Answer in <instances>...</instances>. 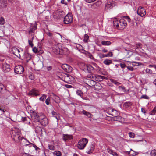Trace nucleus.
I'll return each instance as SVG.
<instances>
[{
    "instance_id": "c9c22d12",
    "label": "nucleus",
    "mask_w": 156,
    "mask_h": 156,
    "mask_svg": "<svg viewBox=\"0 0 156 156\" xmlns=\"http://www.w3.org/2000/svg\"><path fill=\"white\" fill-rule=\"evenodd\" d=\"M95 78L96 76H93L92 75H89L87 76V79L88 80L89 79L92 80H95Z\"/></svg>"
},
{
    "instance_id": "5701e85b",
    "label": "nucleus",
    "mask_w": 156,
    "mask_h": 156,
    "mask_svg": "<svg viewBox=\"0 0 156 156\" xmlns=\"http://www.w3.org/2000/svg\"><path fill=\"white\" fill-rule=\"evenodd\" d=\"M107 78L103 76L98 75L96 76L95 80L98 81H101L104 79H107Z\"/></svg>"
},
{
    "instance_id": "de8ad7c7",
    "label": "nucleus",
    "mask_w": 156,
    "mask_h": 156,
    "mask_svg": "<svg viewBox=\"0 0 156 156\" xmlns=\"http://www.w3.org/2000/svg\"><path fill=\"white\" fill-rule=\"evenodd\" d=\"M46 98V95L44 94L39 98V100L41 101H44V100Z\"/></svg>"
},
{
    "instance_id": "a18cd8bd",
    "label": "nucleus",
    "mask_w": 156,
    "mask_h": 156,
    "mask_svg": "<svg viewBox=\"0 0 156 156\" xmlns=\"http://www.w3.org/2000/svg\"><path fill=\"white\" fill-rule=\"evenodd\" d=\"M106 7L108 8L111 9L113 7L112 4V3L109 2L106 5Z\"/></svg>"
},
{
    "instance_id": "e2e57ef3",
    "label": "nucleus",
    "mask_w": 156,
    "mask_h": 156,
    "mask_svg": "<svg viewBox=\"0 0 156 156\" xmlns=\"http://www.w3.org/2000/svg\"><path fill=\"white\" fill-rule=\"evenodd\" d=\"M120 65L121 68L122 69H124L126 67V65L124 63H120Z\"/></svg>"
},
{
    "instance_id": "2eb2a0df",
    "label": "nucleus",
    "mask_w": 156,
    "mask_h": 156,
    "mask_svg": "<svg viewBox=\"0 0 156 156\" xmlns=\"http://www.w3.org/2000/svg\"><path fill=\"white\" fill-rule=\"evenodd\" d=\"M73 136L71 135H68L67 134H63V139L65 141L73 139Z\"/></svg>"
},
{
    "instance_id": "4c0bfd02",
    "label": "nucleus",
    "mask_w": 156,
    "mask_h": 156,
    "mask_svg": "<svg viewBox=\"0 0 156 156\" xmlns=\"http://www.w3.org/2000/svg\"><path fill=\"white\" fill-rule=\"evenodd\" d=\"M85 54H86L87 56H88L89 58H90L91 59H93L94 58L92 55L89 52L87 51Z\"/></svg>"
},
{
    "instance_id": "0eeeda50",
    "label": "nucleus",
    "mask_w": 156,
    "mask_h": 156,
    "mask_svg": "<svg viewBox=\"0 0 156 156\" xmlns=\"http://www.w3.org/2000/svg\"><path fill=\"white\" fill-rule=\"evenodd\" d=\"M40 118H34L35 119V121L36 122H39L41 124L44 126L48 124V119L47 118H43L41 121L40 119H39Z\"/></svg>"
},
{
    "instance_id": "052dcab7",
    "label": "nucleus",
    "mask_w": 156,
    "mask_h": 156,
    "mask_svg": "<svg viewBox=\"0 0 156 156\" xmlns=\"http://www.w3.org/2000/svg\"><path fill=\"white\" fill-rule=\"evenodd\" d=\"M129 136L131 138H133L135 136V134L133 133L130 132L129 133Z\"/></svg>"
},
{
    "instance_id": "ddd939ff",
    "label": "nucleus",
    "mask_w": 156,
    "mask_h": 156,
    "mask_svg": "<svg viewBox=\"0 0 156 156\" xmlns=\"http://www.w3.org/2000/svg\"><path fill=\"white\" fill-rule=\"evenodd\" d=\"M95 146L94 144H91L87 147V152L88 154L92 153L94 151Z\"/></svg>"
},
{
    "instance_id": "e433bc0d",
    "label": "nucleus",
    "mask_w": 156,
    "mask_h": 156,
    "mask_svg": "<svg viewBox=\"0 0 156 156\" xmlns=\"http://www.w3.org/2000/svg\"><path fill=\"white\" fill-rule=\"evenodd\" d=\"M76 93L77 95L80 96L81 97L83 96V92L80 90H77V91H76Z\"/></svg>"
},
{
    "instance_id": "09e8293b",
    "label": "nucleus",
    "mask_w": 156,
    "mask_h": 156,
    "mask_svg": "<svg viewBox=\"0 0 156 156\" xmlns=\"http://www.w3.org/2000/svg\"><path fill=\"white\" fill-rule=\"evenodd\" d=\"M156 112V107L154 108L150 112V115H154Z\"/></svg>"
},
{
    "instance_id": "c85d7f7f",
    "label": "nucleus",
    "mask_w": 156,
    "mask_h": 156,
    "mask_svg": "<svg viewBox=\"0 0 156 156\" xmlns=\"http://www.w3.org/2000/svg\"><path fill=\"white\" fill-rule=\"evenodd\" d=\"M101 44L103 45L109 46L111 44V42L110 41H102Z\"/></svg>"
},
{
    "instance_id": "bf43d9fd",
    "label": "nucleus",
    "mask_w": 156,
    "mask_h": 156,
    "mask_svg": "<svg viewBox=\"0 0 156 156\" xmlns=\"http://www.w3.org/2000/svg\"><path fill=\"white\" fill-rule=\"evenodd\" d=\"M51 113L53 117H56L57 115V113L54 111H52Z\"/></svg>"
},
{
    "instance_id": "b1692460",
    "label": "nucleus",
    "mask_w": 156,
    "mask_h": 156,
    "mask_svg": "<svg viewBox=\"0 0 156 156\" xmlns=\"http://www.w3.org/2000/svg\"><path fill=\"white\" fill-rule=\"evenodd\" d=\"M7 5L6 1L2 0L0 1V8H5L7 7Z\"/></svg>"
},
{
    "instance_id": "603ef678",
    "label": "nucleus",
    "mask_w": 156,
    "mask_h": 156,
    "mask_svg": "<svg viewBox=\"0 0 156 156\" xmlns=\"http://www.w3.org/2000/svg\"><path fill=\"white\" fill-rule=\"evenodd\" d=\"M118 87L119 89L122 91L125 92L126 91L125 88L123 86H119Z\"/></svg>"
},
{
    "instance_id": "4d7b16f0",
    "label": "nucleus",
    "mask_w": 156,
    "mask_h": 156,
    "mask_svg": "<svg viewBox=\"0 0 156 156\" xmlns=\"http://www.w3.org/2000/svg\"><path fill=\"white\" fill-rule=\"evenodd\" d=\"M29 78L31 80H33L34 78V76L33 75L32 73H30L29 76Z\"/></svg>"
},
{
    "instance_id": "79ce46f5",
    "label": "nucleus",
    "mask_w": 156,
    "mask_h": 156,
    "mask_svg": "<svg viewBox=\"0 0 156 156\" xmlns=\"http://www.w3.org/2000/svg\"><path fill=\"white\" fill-rule=\"evenodd\" d=\"M89 39V36L87 34H85L84 36L83 41L85 42H87V41Z\"/></svg>"
},
{
    "instance_id": "f3484780",
    "label": "nucleus",
    "mask_w": 156,
    "mask_h": 156,
    "mask_svg": "<svg viewBox=\"0 0 156 156\" xmlns=\"http://www.w3.org/2000/svg\"><path fill=\"white\" fill-rule=\"evenodd\" d=\"M23 58L24 59H25L27 62H28L31 58V55L29 53L25 52L23 55Z\"/></svg>"
},
{
    "instance_id": "338daca9",
    "label": "nucleus",
    "mask_w": 156,
    "mask_h": 156,
    "mask_svg": "<svg viewBox=\"0 0 156 156\" xmlns=\"http://www.w3.org/2000/svg\"><path fill=\"white\" fill-rule=\"evenodd\" d=\"M65 86L67 88H72L73 87L72 86L68 84H65Z\"/></svg>"
},
{
    "instance_id": "393cba45",
    "label": "nucleus",
    "mask_w": 156,
    "mask_h": 156,
    "mask_svg": "<svg viewBox=\"0 0 156 156\" xmlns=\"http://www.w3.org/2000/svg\"><path fill=\"white\" fill-rule=\"evenodd\" d=\"M46 33L51 40H53L55 37V34L50 32L49 30H48L47 32H46Z\"/></svg>"
},
{
    "instance_id": "cd10ccee",
    "label": "nucleus",
    "mask_w": 156,
    "mask_h": 156,
    "mask_svg": "<svg viewBox=\"0 0 156 156\" xmlns=\"http://www.w3.org/2000/svg\"><path fill=\"white\" fill-rule=\"evenodd\" d=\"M107 151L109 153L111 154L113 156H118V155L116 152H114L110 148L107 149Z\"/></svg>"
},
{
    "instance_id": "37998d69",
    "label": "nucleus",
    "mask_w": 156,
    "mask_h": 156,
    "mask_svg": "<svg viewBox=\"0 0 156 156\" xmlns=\"http://www.w3.org/2000/svg\"><path fill=\"white\" fill-rule=\"evenodd\" d=\"M123 19L127 20L129 23H130L131 21V20L129 17L128 16H123Z\"/></svg>"
},
{
    "instance_id": "13d9d810",
    "label": "nucleus",
    "mask_w": 156,
    "mask_h": 156,
    "mask_svg": "<svg viewBox=\"0 0 156 156\" xmlns=\"http://www.w3.org/2000/svg\"><path fill=\"white\" fill-rule=\"evenodd\" d=\"M145 71L147 73L152 74L153 73V72L152 70L149 69H146L145 70Z\"/></svg>"
},
{
    "instance_id": "680f3d73",
    "label": "nucleus",
    "mask_w": 156,
    "mask_h": 156,
    "mask_svg": "<svg viewBox=\"0 0 156 156\" xmlns=\"http://www.w3.org/2000/svg\"><path fill=\"white\" fill-rule=\"evenodd\" d=\"M28 43L29 45L31 46V47H33V44L32 43V41L31 40H28Z\"/></svg>"
},
{
    "instance_id": "49530a36",
    "label": "nucleus",
    "mask_w": 156,
    "mask_h": 156,
    "mask_svg": "<svg viewBox=\"0 0 156 156\" xmlns=\"http://www.w3.org/2000/svg\"><path fill=\"white\" fill-rule=\"evenodd\" d=\"M105 57H112L113 56L112 52L109 51L107 54L105 55Z\"/></svg>"
},
{
    "instance_id": "1a4fd4ad",
    "label": "nucleus",
    "mask_w": 156,
    "mask_h": 156,
    "mask_svg": "<svg viewBox=\"0 0 156 156\" xmlns=\"http://www.w3.org/2000/svg\"><path fill=\"white\" fill-rule=\"evenodd\" d=\"M137 13L141 17L144 16L146 14V12L144 9L143 7H139L137 10Z\"/></svg>"
},
{
    "instance_id": "7c9ffc66",
    "label": "nucleus",
    "mask_w": 156,
    "mask_h": 156,
    "mask_svg": "<svg viewBox=\"0 0 156 156\" xmlns=\"http://www.w3.org/2000/svg\"><path fill=\"white\" fill-rule=\"evenodd\" d=\"M112 63V62L111 60L106 59L105 60L103 61V63L107 65H108Z\"/></svg>"
},
{
    "instance_id": "4468645a",
    "label": "nucleus",
    "mask_w": 156,
    "mask_h": 156,
    "mask_svg": "<svg viewBox=\"0 0 156 156\" xmlns=\"http://www.w3.org/2000/svg\"><path fill=\"white\" fill-rule=\"evenodd\" d=\"M9 118L12 121L16 122H20V120H22L23 121H25L27 120V118H22L20 120L17 119L16 118Z\"/></svg>"
},
{
    "instance_id": "8fccbe9b",
    "label": "nucleus",
    "mask_w": 156,
    "mask_h": 156,
    "mask_svg": "<svg viewBox=\"0 0 156 156\" xmlns=\"http://www.w3.org/2000/svg\"><path fill=\"white\" fill-rule=\"evenodd\" d=\"M93 66L96 68L95 69L97 71H100V68L99 66L95 63H93Z\"/></svg>"
},
{
    "instance_id": "aec40b11",
    "label": "nucleus",
    "mask_w": 156,
    "mask_h": 156,
    "mask_svg": "<svg viewBox=\"0 0 156 156\" xmlns=\"http://www.w3.org/2000/svg\"><path fill=\"white\" fill-rule=\"evenodd\" d=\"M33 51L35 53H38L39 54H41L44 52L43 51L41 50L40 47L37 48L36 47H34L33 48Z\"/></svg>"
},
{
    "instance_id": "3c124183",
    "label": "nucleus",
    "mask_w": 156,
    "mask_h": 156,
    "mask_svg": "<svg viewBox=\"0 0 156 156\" xmlns=\"http://www.w3.org/2000/svg\"><path fill=\"white\" fill-rule=\"evenodd\" d=\"M50 102V97H48L45 100V103L46 104L48 105L49 104Z\"/></svg>"
},
{
    "instance_id": "9d476101",
    "label": "nucleus",
    "mask_w": 156,
    "mask_h": 156,
    "mask_svg": "<svg viewBox=\"0 0 156 156\" xmlns=\"http://www.w3.org/2000/svg\"><path fill=\"white\" fill-rule=\"evenodd\" d=\"M119 27L122 28H125L127 25V23L126 20H125L123 19H122L119 20Z\"/></svg>"
},
{
    "instance_id": "473e14b6",
    "label": "nucleus",
    "mask_w": 156,
    "mask_h": 156,
    "mask_svg": "<svg viewBox=\"0 0 156 156\" xmlns=\"http://www.w3.org/2000/svg\"><path fill=\"white\" fill-rule=\"evenodd\" d=\"M119 20H115L113 22V25L114 27H116L117 28L119 27Z\"/></svg>"
},
{
    "instance_id": "2f4dec72",
    "label": "nucleus",
    "mask_w": 156,
    "mask_h": 156,
    "mask_svg": "<svg viewBox=\"0 0 156 156\" xmlns=\"http://www.w3.org/2000/svg\"><path fill=\"white\" fill-rule=\"evenodd\" d=\"M101 85L99 83H96V84L94 86L95 88L97 90L101 89Z\"/></svg>"
},
{
    "instance_id": "c756f323",
    "label": "nucleus",
    "mask_w": 156,
    "mask_h": 156,
    "mask_svg": "<svg viewBox=\"0 0 156 156\" xmlns=\"http://www.w3.org/2000/svg\"><path fill=\"white\" fill-rule=\"evenodd\" d=\"M132 104L130 102H125L123 104L124 107L126 108H128Z\"/></svg>"
},
{
    "instance_id": "4be33fe9",
    "label": "nucleus",
    "mask_w": 156,
    "mask_h": 156,
    "mask_svg": "<svg viewBox=\"0 0 156 156\" xmlns=\"http://www.w3.org/2000/svg\"><path fill=\"white\" fill-rule=\"evenodd\" d=\"M106 119L108 121L113 120V121H118L121 122H122V119L119 118H106Z\"/></svg>"
},
{
    "instance_id": "a19ab883",
    "label": "nucleus",
    "mask_w": 156,
    "mask_h": 156,
    "mask_svg": "<svg viewBox=\"0 0 156 156\" xmlns=\"http://www.w3.org/2000/svg\"><path fill=\"white\" fill-rule=\"evenodd\" d=\"M127 152L129 154L132 155V156H134L137 154L136 153H135L131 149L130 151H127Z\"/></svg>"
},
{
    "instance_id": "774afa93",
    "label": "nucleus",
    "mask_w": 156,
    "mask_h": 156,
    "mask_svg": "<svg viewBox=\"0 0 156 156\" xmlns=\"http://www.w3.org/2000/svg\"><path fill=\"white\" fill-rule=\"evenodd\" d=\"M136 46L137 48H140L141 47V44L140 43H137L136 44Z\"/></svg>"
},
{
    "instance_id": "0e129e2a",
    "label": "nucleus",
    "mask_w": 156,
    "mask_h": 156,
    "mask_svg": "<svg viewBox=\"0 0 156 156\" xmlns=\"http://www.w3.org/2000/svg\"><path fill=\"white\" fill-rule=\"evenodd\" d=\"M49 149L51 150H54L55 147H54L53 145H49Z\"/></svg>"
},
{
    "instance_id": "5fc2aeb1",
    "label": "nucleus",
    "mask_w": 156,
    "mask_h": 156,
    "mask_svg": "<svg viewBox=\"0 0 156 156\" xmlns=\"http://www.w3.org/2000/svg\"><path fill=\"white\" fill-rule=\"evenodd\" d=\"M54 154L57 156H61V153L59 151H56L55 152Z\"/></svg>"
},
{
    "instance_id": "412c9836",
    "label": "nucleus",
    "mask_w": 156,
    "mask_h": 156,
    "mask_svg": "<svg viewBox=\"0 0 156 156\" xmlns=\"http://www.w3.org/2000/svg\"><path fill=\"white\" fill-rule=\"evenodd\" d=\"M12 52L13 54L17 57H19V55L20 57V50L17 48H13L12 50Z\"/></svg>"
},
{
    "instance_id": "58836bf2",
    "label": "nucleus",
    "mask_w": 156,
    "mask_h": 156,
    "mask_svg": "<svg viewBox=\"0 0 156 156\" xmlns=\"http://www.w3.org/2000/svg\"><path fill=\"white\" fill-rule=\"evenodd\" d=\"M150 154L151 156H156V150L153 149L152 150L150 153Z\"/></svg>"
},
{
    "instance_id": "6ab92c4d",
    "label": "nucleus",
    "mask_w": 156,
    "mask_h": 156,
    "mask_svg": "<svg viewBox=\"0 0 156 156\" xmlns=\"http://www.w3.org/2000/svg\"><path fill=\"white\" fill-rule=\"evenodd\" d=\"M37 29V24H31L30 27L29 32V33H34V30Z\"/></svg>"
},
{
    "instance_id": "ea45409f",
    "label": "nucleus",
    "mask_w": 156,
    "mask_h": 156,
    "mask_svg": "<svg viewBox=\"0 0 156 156\" xmlns=\"http://www.w3.org/2000/svg\"><path fill=\"white\" fill-rule=\"evenodd\" d=\"M69 66V65L66 64H64L62 65V69L65 71L66 72L67 67L68 66Z\"/></svg>"
},
{
    "instance_id": "423d86ee",
    "label": "nucleus",
    "mask_w": 156,
    "mask_h": 156,
    "mask_svg": "<svg viewBox=\"0 0 156 156\" xmlns=\"http://www.w3.org/2000/svg\"><path fill=\"white\" fill-rule=\"evenodd\" d=\"M14 71L16 74H21L24 72V68L21 65H18L15 66Z\"/></svg>"
},
{
    "instance_id": "c03bdc74",
    "label": "nucleus",
    "mask_w": 156,
    "mask_h": 156,
    "mask_svg": "<svg viewBox=\"0 0 156 156\" xmlns=\"http://www.w3.org/2000/svg\"><path fill=\"white\" fill-rule=\"evenodd\" d=\"M140 99H149V97L146 95H142L140 97Z\"/></svg>"
},
{
    "instance_id": "72a5a7b5",
    "label": "nucleus",
    "mask_w": 156,
    "mask_h": 156,
    "mask_svg": "<svg viewBox=\"0 0 156 156\" xmlns=\"http://www.w3.org/2000/svg\"><path fill=\"white\" fill-rule=\"evenodd\" d=\"M110 81L112 83L115 84L117 86L121 84L120 83L117 82L116 80L113 79H109Z\"/></svg>"
},
{
    "instance_id": "f8f14e48",
    "label": "nucleus",
    "mask_w": 156,
    "mask_h": 156,
    "mask_svg": "<svg viewBox=\"0 0 156 156\" xmlns=\"http://www.w3.org/2000/svg\"><path fill=\"white\" fill-rule=\"evenodd\" d=\"M9 93L5 86L2 84L0 83V93L2 94H8Z\"/></svg>"
},
{
    "instance_id": "a878e982",
    "label": "nucleus",
    "mask_w": 156,
    "mask_h": 156,
    "mask_svg": "<svg viewBox=\"0 0 156 156\" xmlns=\"http://www.w3.org/2000/svg\"><path fill=\"white\" fill-rule=\"evenodd\" d=\"M30 94L33 96H36L39 95L38 91L35 89L32 90L30 92Z\"/></svg>"
},
{
    "instance_id": "f704fd0d",
    "label": "nucleus",
    "mask_w": 156,
    "mask_h": 156,
    "mask_svg": "<svg viewBox=\"0 0 156 156\" xmlns=\"http://www.w3.org/2000/svg\"><path fill=\"white\" fill-rule=\"evenodd\" d=\"M81 113L83 114L86 116H88V117H90L91 115V114L90 113L87 112L85 110H83L81 112Z\"/></svg>"
},
{
    "instance_id": "dca6fc26",
    "label": "nucleus",
    "mask_w": 156,
    "mask_h": 156,
    "mask_svg": "<svg viewBox=\"0 0 156 156\" xmlns=\"http://www.w3.org/2000/svg\"><path fill=\"white\" fill-rule=\"evenodd\" d=\"M30 115L31 117H40V116H44V114L42 113L37 114L36 112L33 111L31 112Z\"/></svg>"
},
{
    "instance_id": "bb28decb",
    "label": "nucleus",
    "mask_w": 156,
    "mask_h": 156,
    "mask_svg": "<svg viewBox=\"0 0 156 156\" xmlns=\"http://www.w3.org/2000/svg\"><path fill=\"white\" fill-rule=\"evenodd\" d=\"M95 80H90V79H88V84L90 85V86H95V85L96 84V83L95 82Z\"/></svg>"
},
{
    "instance_id": "6e6552de",
    "label": "nucleus",
    "mask_w": 156,
    "mask_h": 156,
    "mask_svg": "<svg viewBox=\"0 0 156 156\" xmlns=\"http://www.w3.org/2000/svg\"><path fill=\"white\" fill-rule=\"evenodd\" d=\"M2 69L3 72H8L10 70V66L9 64L7 63H4L2 65Z\"/></svg>"
},
{
    "instance_id": "864d4df0",
    "label": "nucleus",
    "mask_w": 156,
    "mask_h": 156,
    "mask_svg": "<svg viewBox=\"0 0 156 156\" xmlns=\"http://www.w3.org/2000/svg\"><path fill=\"white\" fill-rule=\"evenodd\" d=\"M5 20L4 18L2 17L0 18V24L3 25L4 23Z\"/></svg>"
},
{
    "instance_id": "20e7f679",
    "label": "nucleus",
    "mask_w": 156,
    "mask_h": 156,
    "mask_svg": "<svg viewBox=\"0 0 156 156\" xmlns=\"http://www.w3.org/2000/svg\"><path fill=\"white\" fill-rule=\"evenodd\" d=\"M88 140L86 138H83L78 142L77 147L80 149H83L88 142Z\"/></svg>"
},
{
    "instance_id": "a211bd4d",
    "label": "nucleus",
    "mask_w": 156,
    "mask_h": 156,
    "mask_svg": "<svg viewBox=\"0 0 156 156\" xmlns=\"http://www.w3.org/2000/svg\"><path fill=\"white\" fill-rule=\"evenodd\" d=\"M73 78L72 76L67 74H66L64 76V81L68 83L71 81V80Z\"/></svg>"
},
{
    "instance_id": "69168bd1",
    "label": "nucleus",
    "mask_w": 156,
    "mask_h": 156,
    "mask_svg": "<svg viewBox=\"0 0 156 156\" xmlns=\"http://www.w3.org/2000/svg\"><path fill=\"white\" fill-rule=\"evenodd\" d=\"M128 70L131 71H133L134 70V68L131 66H126Z\"/></svg>"
},
{
    "instance_id": "f257e3e1",
    "label": "nucleus",
    "mask_w": 156,
    "mask_h": 156,
    "mask_svg": "<svg viewBox=\"0 0 156 156\" xmlns=\"http://www.w3.org/2000/svg\"><path fill=\"white\" fill-rule=\"evenodd\" d=\"M10 134L12 139L17 143H19L23 139V137L20 135V130L17 127H14L11 128Z\"/></svg>"
},
{
    "instance_id": "9b49d317",
    "label": "nucleus",
    "mask_w": 156,
    "mask_h": 156,
    "mask_svg": "<svg viewBox=\"0 0 156 156\" xmlns=\"http://www.w3.org/2000/svg\"><path fill=\"white\" fill-rule=\"evenodd\" d=\"M56 15L58 16L57 17V19H60L61 18L64 17L65 15V13L64 12L61 10H58L57 11L56 13Z\"/></svg>"
},
{
    "instance_id": "39448f33",
    "label": "nucleus",
    "mask_w": 156,
    "mask_h": 156,
    "mask_svg": "<svg viewBox=\"0 0 156 156\" xmlns=\"http://www.w3.org/2000/svg\"><path fill=\"white\" fill-rule=\"evenodd\" d=\"M73 17L71 14L68 13L64 17V23L66 24H68L71 23L73 21Z\"/></svg>"
},
{
    "instance_id": "f03ea898",
    "label": "nucleus",
    "mask_w": 156,
    "mask_h": 156,
    "mask_svg": "<svg viewBox=\"0 0 156 156\" xmlns=\"http://www.w3.org/2000/svg\"><path fill=\"white\" fill-rule=\"evenodd\" d=\"M55 53L56 54L67 55L69 54V51L67 48H60L58 46H55Z\"/></svg>"
},
{
    "instance_id": "7ed1b4c3",
    "label": "nucleus",
    "mask_w": 156,
    "mask_h": 156,
    "mask_svg": "<svg viewBox=\"0 0 156 156\" xmlns=\"http://www.w3.org/2000/svg\"><path fill=\"white\" fill-rule=\"evenodd\" d=\"M83 70L87 73H93L94 72V68L90 64H87L84 63L81 64Z\"/></svg>"
},
{
    "instance_id": "6e6d98bb",
    "label": "nucleus",
    "mask_w": 156,
    "mask_h": 156,
    "mask_svg": "<svg viewBox=\"0 0 156 156\" xmlns=\"http://www.w3.org/2000/svg\"><path fill=\"white\" fill-rule=\"evenodd\" d=\"M72 68L69 65L68 66L66 72L67 73L70 72L72 71Z\"/></svg>"
}]
</instances>
